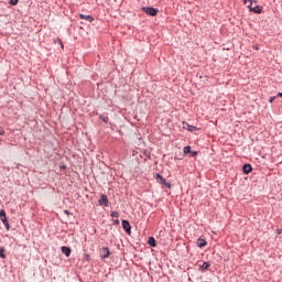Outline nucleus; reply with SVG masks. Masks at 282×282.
<instances>
[{"instance_id":"f257e3e1","label":"nucleus","mask_w":282,"mask_h":282,"mask_svg":"<svg viewBox=\"0 0 282 282\" xmlns=\"http://www.w3.org/2000/svg\"><path fill=\"white\" fill-rule=\"evenodd\" d=\"M242 1L245 6L249 8L250 12H253L254 14H261V12H263V9L260 6L252 7V0H242Z\"/></svg>"},{"instance_id":"39448f33","label":"nucleus","mask_w":282,"mask_h":282,"mask_svg":"<svg viewBox=\"0 0 282 282\" xmlns=\"http://www.w3.org/2000/svg\"><path fill=\"white\" fill-rule=\"evenodd\" d=\"M122 228L128 235H131V224L128 220H122Z\"/></svg>"},{"instance_id":"6ab92c4d","label":"nucleus","mask_w":282,"mask_h":282,"mask_svg":"<svg viewBox=\"0 0 282 282\" xmlns=\"http://www.w3.org/2000/svg\"><path fill=\"white\" fill-rule=\"evenodd\" d=\"M3 225L6 226L7 230H10V223H8V220H6V223H3Z\"/></svg>"},{"instance_id":"1a4fd4ad","label":"nucleus","mask_w":282,"mask_h":282,"mask_svg":"<svg viewBox=\"0 0 282 282\" xmlns=\"http://www.w3.org/2000/svg\"><path fill=\"white\" fill-rule=\"evenodd\" d=\"M79 19H83L84 21H88L89 23H91V21H94V17L85 15V14H79Z\"/></svg>"},{"instance_id":"393cba45","label":"nucleus","mask_w":282,"mask_h":282,"mask_svg":"<svg viewBox=\"0 0 282 282\" xmlns=\"http://www.w3.org/2000/svg\"><path fill=\"white\" fill-rule=\"evenodd\" d=\"M193 156L197 155V152H189Z\"/></svg>"},{"instance_id":"20e7f679","label":"nucleus","mask_w":282,"mask_h":282,"mask_svg":"<svg viewBox=\"0 0 282 282\" xmlns=\"http://www.w3.org/2000/svg\"><path fill=\"white\" fill-rule=\"evenodd\" d=\"M156 180H158L159 184H163L164 186H166V188H171V183H166V180H164V177H162V175L156 174Z\"/></svg>"},{"instance_id":"423d86ee","label":"nucleus","mask_w":282,"mask_h":282,"mask_svg":"<svg viewBox=\"0 0 282 282\" xmlns=\"http://www.w3.org/2000/svg\"><path fill=\"white\" fill-rule=\"evenodd\" d=\"M196 246L198 248H206V246H208V242H206L205 239L198 238L197 241H196Z\"/></svg>"},{"instance_id":"ddd939ff","label":"nucleus","mask_w":282,"mask_h":282,"mask_svg":"<svg viewBox=\"0 0 282 282\" xmlns=\"http://www.w3.org/2000/svg\"><path fill=\"white\" fill-rule=\"evenodd\" d=\"M210 265L209 262H203V264L199 265L200 270H208V267Z\"/></svg>"},{"instance_id":"bb28decb","label":"nucleus","mask_w":282,"mask_h":282,"mask_svg":"<svg viewBox=\"0 0 282 282\" xmlns=\"http://www.w3.org/2000/svg\"><path fill=\"white\" fill-rule=\"evenodd\" d=\"M108 118H104V122H107Z\"/></svg>"},{"instance_id":"f03ea898","label":"nucleus","mask_w":282,"mask_h":282,"mask_svg":"<svg viewBox=\"0 0 282 282\" xmlns=\"http://www.w3.org/2000/svg\"><path fill=\"white\" fill-rule=\"evenodd\" d=\"M142 10L145 14H149V17H156L159 12V10L153 7H143Z\"/></svg>"},{"instance_id":"6e6552de","label":"nucleus","mask_w":282,"mask_h":282,"mask_svg":"<svg viewBox=\"0 0 282 282\" xmlns=\"http://www.w3.org/2000/svg\"><path fill=\"white\" fill-rule=\"evenodd\" d=\"M101 252H102V259H109V254H111V253L109 252V248L104 247V248L101 249Z\"/></svg>"},{"instance_id":"a211bd4d","label":"nucleus","mask_w":282,"mask_h":282,"mask_svg":"<svg viewBox=\"0 0 282 282\" xmlns=\"http://www.w3.org/2000/svg\"><path fill=\"white\" fill-rule=\"evenodd\" d=\"M17 3H19V0H10L11 6H17Z\"/></svg>"},{"instance_id":"5701e85b","label":"nucleus","mask_w":282,"mask_h":282,"mask_svg":"<svg viewBox=\"0 0 282 282\" xmlns=\"http://www.w3.org/2000/svg\"><path fill=\"white\" fill-rule=\"evenodd\" d=\"M64 214L65 215H72V213H69V210H67V209L64 210Z\"/></svg>"},{"instance_id":"f8f14e48","label":"nucleus","mask_w":282,"mask_h":282,"mask_svg":"<svg viewBox=\"0 0 282 282\" xmlns=\"http://www.w3.org/2000/svg\"><path fill=\"white\" fill-rule=\"evenodd\" d=\"M149 246H151L152 248H155V246H158V243L155 242V238L150 237L148 240Z\"/></svg>"},{"instance_id":"f3484780","label":"nucleus","mask_w":282,"mask_h":282,"mask_svg":"<svg viewBox=\"0 0 282 282\" xmlns=\"http://www.w3.org/2000/svg\"><path fill=\"white\" fill-rule=\"evenodd\" d=\"M183 153H185V154H187V153H191V147H185L184 149H183Z\"/></svg>"},{"instance_id":"aec40b11","label":"nucleus","mask_w":282,"mask_h":282,"mask_svg":"<svg viewBox=\"0 0 282 282\" xmlns=\"http://www.w3.org/2000/svg\"><path fill=\"white\" fill-rule=\"evenodd\" d=\"M113 225L115 226H120V220H118V219L113 220Z\"/></svg>"},{"instance_id":"a878e982","label":"nucleus","mask_w":282,"mask_h":282,"mask_svg":"<svg viewBox=\"0 0 282 282\" xmlns=\"http://www.w3.org/2000/svg\"><path fill=\"white\" fill-rule=\"evenodd\" d=\"M59 43H61V47L63 48L64 46H63V42L62 41H59Z\"/></svg>"},{"instance_id":"4468645a","label":"nucleus","mask_w":282,"mask_h":282,"mask_svg":"<svg viewBox=\"0 0 282 282\" xmlns=\"http://www.w3.org/2000/svg\"><path fill=\"white\" fill-rule=\"evenodd\" d=\"M186 129L187 131H197V127L191 126L188 123H186Z\"/></svg>"},{"instance_id":"2eb2a0df","label":"nucleus","mask_w":282,"mask_h":282,"mask_svg":"<svg viewBox=\"0 0 282 282\" xmlns=\"http://www.w3.org/2000/svg\"><path fill=\"white\" fill-rule=\"evenodd\" d=\"M110 217L118 219V217H120V214L118 212H111Z\"/></svg>"},{"instance_id":"9b49d317","label":"nucleus","mask_w":282,"mask_h":282,"mask_svg":"<svg viewBox=\"0 0 282 282\" xmlns=\"http://www.w3.org/2000/svg\"><path fill=\"white\" fill-rule=\"evenodd\" d=\"M0 219L2 224H6V221H8V217L6 216V210L3 209L0 210Z\"/></svg>"},{"instance_id":"0eeeda50","label":"nucleus","mask_w":282,"mask_h":282,"mask_svg":"<svg viewBox=\"0 0 282 282\" xmlns=\"http://www.w3.org/2000/svg\"><path fill=\"white\" fill-rule=\"evenodd\" d=\"M61 250H62L63 254H65V257H70L72 256V248L62 247Z\"/></svg>"},{"instance_id":"9d476101","label":"nucleus","mask_w":282,"mask_h":282,"mask_svg":"<svg viewBox=\"0 0 282 282\" xmlns=\"http://www.w3.org/2000/svg\"><path fill=\"white\" fill-rule=\"evenodd\" d=\"M242 171H243V173H246L247 175H248V173H252V165H250V164L243 165Z\"/></svg>"},{"instance_id":"b1692460","label":"nucleus","mask_w":282,"mask_h":282,"mask_svg":"<svg viewBox=\"0 0 282 282\" xmlns=\"http://www.w3.org/2000/svg\"><path fill=\"white\" fill-rule=\"evenodd\" d=\"M276 97L282 98V93H279V94L276 95Z\"/></svg>"},{"instance_id":"412c9836","label":"nucleus","mask_w":282,"mask_h":282,"mask_svg":"<svg viewBox=\"0 0 282 282\" xmlns=\"http://www.w3.org/2000/svg\"><path fill=\"white\" fill-rule=\"evenodd\" d=\"M274 100H276V97H271V98L269 99V102H274Z\"/></svg>"},{"instance_id":"dca6fc26","label":"nucleus","mask_w":282,"mask_h":282,"mask_svg":"<svg viewBox=\"0 0 282 282\" xmlns=\"http://www.w3.org/2000/svg\"><path fill=\"white\" fill-rule=\"evenodd\" d=\"M6 249H3V248H0V258L1 259H6Z\"/></svg>"},{"instance_id":"4be33fe9","label":"nucleus","mask_w":282,"mask_h":282,"mask_svg":"<svg viewBox=\"0 0 282 282\" xmlns=\"http://www.w3.org/2000/svg\"><path fill=\"white\" fill-rule=\"evenodd\" d=\"M4 133L3 128L0 127V135H3Z\"/></svg>"},{"instance_id":"7ed1b4c3","label":"nucleus","mask_w":282,"mask_h":282,"mask_svg":"<svg viewBox=\"0 0 282 282\" xmlns=\"http://www.w3.org/2000/svg\"><path fill=\"white\" fill-rule=\"evenodd\" d=\"M99 206H109V199L107 198V195L101 194L99 198Z\"/></svg>"}]
</instances>
